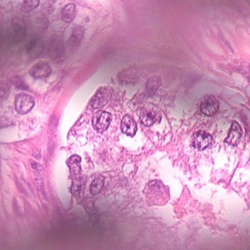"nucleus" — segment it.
I'll use <instances>...</instances> for the list:
<instances>
[{"label": "nucleus", "mask_w": 250, "mask_h": 250, "mask_svg": "<svg viewBox=\"0 0 250 250\" xmlns=\"http://www.w3.org/2000/svg\"><path fill=\"white\" fill-rule=\"evenodd\" d=\"M249 81H250V77L249 78Z\"/></svg>", "instance_id": "obj_28"}, {"label": "nucleus", "mask_w": 250, "mask_h": 250, "mask_svg": "<svg viewBox=\"0 0 250 250\" xmlns=\"http://www.w3.org/2000/svg\"><path fill=\"white\" fill-rule=\"evenodd\" d=\"M120 128L123 133L127 136L133 137L138 130L137 124L132 117L125 115L121 120Z\"/></svg>", "instance_id": "obj_7"}, {"label": "nucleus", "mask_w": 250, "mask_h": 250, "mask_svg": "<svg viewBox=\"0 0 250 250\" xmlns=\"http://www.w3.org/2000/svg\"><path fill=\"white\" fill-rule=\"evenodd\" d=\"M75 5L72 3L66 5L62 10V12H67L68 15H74L75 12Z\"/></svg>", "instance_id": "obj_18"}, {"label": "nucleus", "mask_w": 250, "mask_h": 250, "mask_svg": "<svg viewBox=\"0 0 250 250\" xmlns=\"http://www.w3.org/2000/svg\"><path fill=\"white\" fill-rule=\"evenodd\" d=\"M81 158L77 155H73L67 161V165L71 173L79 172L81 170Z\"/></svg>", "instance_id": "obj_11"}, {"label": "nucleus", "mask_w": 250, "mask_h": 250, "mask_svg": "<svg viewBox=\"0 0 250 250\" xmlns=\"http://www.w3.org/2000/svg\"><path fill=\"white\" fill-rule=\"evenodd\" d=\"M192 146L198 148V150H204L211 148L214 142L212 136L205 130L199 129L192 134Z\"/></svg>", "instance_id": "obj_2"}, {"label": "nucleus", "mask_w": 250, "mask_h": 250, "mask_svg": "<svg viewBox=\"0 0 250 250\" xmlns=\"http://www.w3.org/2000/svg\"><path fill=\"white\" fill-rule=\"evenodd\" d=\"M218 102L214 98H209L206 102L202 103L200 105L201 111L206 115H212L219 109Z\"/></svg>", "instance_id": "obj_10"}, {"label": "nucleus", "mask_w": 250, "mask_h": 250, "mask_svg": "<svg viewBox=\"0 0 250 250\" xmlns=\"http://www.w3.org/2000/svg\"><path fill=\"white\" fill-rule=\"evenodd\" d=\"M109 93L105 88H101L97 91L90 101V105L94 109L103 107L107 103Z\"/></svg>", "instance_id": "obj_8"}, {"label": "nucleus", "mask_w": 250, "mask_h": 250, "mask_svg": "<svg viewBox=\"0 0 250 250\" xmlns=\"http://www.w3.org/2000/svg\"><path fill=\"white\" fill-rule=\"evenodd\" d=\"M105 178L103 176H100L95 178L92 181L91 184L90 191L91 193L93 195H97L100 193L104 185Z\"/></svg>", "instance_id": "obj_12"}, {"label": "nucleus", "mask_w": 250, "mask_h": 250, "mask_svg": "<svg viewBox=\"0 0 250 250\" xmlns=\"http://www.w3.org/2000/svg\"><path fill=\"white\" fill-rule=\"evenodd\" d=\"M79 179H80V180L81 181V180H82L83 181V178L81 177H80L78 178Z\"/></svg>", "instance_id": "obj_24"}, {"label": "nucleus", "mask_w": 250, "mask_h": 250, "mask_svg": "<svg viewBox=\"0 0 250 250\" xmlns=\"http://www.w3.org/2000/svg\"><path fill=\"white\" fill-rule=\"evenodd\" d=\"M81 185H79L78 186V187H81Z\"/></svg>", "instance_id": "obj_27"}, {"label": "nucleus", "mask_w": 250, "mask_h": 250, "mask_svg": "<svg viewBox=\"0 0 250 250\" xmlns=\"http://www.w3.org/2000/svg\"><path fill=\"white\" fill-rule=\"evenodd\" d=\"M110 116L111 114L109 112L105 111L97 112L92 119L94 128L100 133H102L106 130L111 120Z\"/></svg>", "instance_id": "obj_4"}, {"label": "nucleus", "mask_w": 250, "mask_h": 250, "mask_svg": "<svg viewBox=\"0 0 250 250\" xmlns=\"http://www.w3.org/2000/svg\"><path fill=\"white\" fill-rule=\"evenodd\" d=\"M15 104L16 109L21 114L27 113L34 105L33 98L24 94L16 96Z\"/></svg>", "instance_id": "obj_6"}, {"label": "nucleus", "mask_w": 250, "mask_h": 250, "mask_svg": "<svg viewBox=\"0 0 250 250\" xmlns=\"http://www.w3.org/2000/svg\"><path fill=\"white\" fill-rule=\"evenodd\" d=\"M0 92L1 93H3V91L2 90H0Z\"/></svg>", "instance_id": "obj_26"}, {"label": "nucleus", "mask_w": 250, "mask_h": 250, "mask_svg": "<svg viewBox=\"0 0 250 250\" xmlns=\"http://www.w3.org/2000/svg\"><path fill=\"white\" fill-rule=\"evenodd\" d=\"M76 134V130L74 129H71L68 133L67 138H71L73 137H75Z\"/></svg>", "instance_id": "obj_20"}, {"label": "nucleus", "mask_w": 250, "mask_h": 250, "mask_svg": "<svg viewBox=\"0 0 250 250\" xmlns=\"http://www.w3.org/2000/svg\"><path fill=\"white\" fill-rule=\"evenodd\" d=\"M83 35V28L81 26H76L73 32L72 36L69 39L71 44L77 45L80 43Z\"/></svg>", "instance_id": "obj_13"}, {"label": "nucleus", "mask_w": 250, "mask_h": 250, "mask_svg": "<svg viewBox=\"0 0 250 250\" xmlns=\"http://www.w3.org/2000/svg\"><path fill=\"white\" fill-rule=\"evenodd\" d=\"M159 86V81L157 78L154 77L149 79L146 85V90L148 96L154 95Z\"/></svg>", "instance_id": "obj_14"}, {"label": "nucleus", "mask_w": 250, "mask_h": 250, "mask_svg": "<svg viewBox=\"0 0 250 250\" xmlns=\"http://www.w3.org/2000/svg\"><path fill=\"white\" fill-rule=\"evenodd\" d=\"M27 88V86H23V87H19V89H26Z\"/></svg>", "instance_id": "obj_23"}, {"label": "nucleus", "mask_w": 250, "mask_h": 250, "mask_svg": "<svg viewBox=\"0 0 250 250\" xmlns=\"http://www.w3.org/2000/svg\"><path fill=\"white\" fill-rule=\"evenodd\" d=\"M242 133L243 130L240 125L236 121H233L224 142L234 146H237L240 142Z\"/></svg>", "instance_id": "obj_5"}, {"label": "nucleus", "mask_w": 250, "mask_h": 250, "mask_svg": "<svg viewBox=\"0 0 250 250\" xmlns=\"http://www.w3.org/2000/svg\"><path fill=\"white\" fill-rule=\"evenodd\" d=\"M32 76H34L36 74H39V76L45 77L47 76L48 72L49 71V67L47 63H39L37 64L34 68Z\"/></svg>", "instance_id": "obj_15"}, {"label": "nucleus", "mask_w": 250, "mask_h": 250, "mask_svg": "<svg viewBox=\"0 0 250 250\" xmlns=\"http://www.w3.org/2000/svg\"><path fill=\"white\" fill-rule=\"evenodd\" d=\"M32 167L33 168H36L37 167V164L36 163H32Z\"/></svg>", "instance_id": "obj_22"}, {"label": "nucleus", "mask_w": 250, "mask_h": 250, "mask_svg": "<svg viewBox=\"0 0 250 250\" xmlns=\"http://www.w3.org/2000/svg\"><path fill=\"white\" fill-rule=\"evenodd\" d=\"M13 33H6L0 36L1 47L14 46L24 47L34 58L37 57H50L59 63L63 57V49L61 43L56 40L44 42L41 35L34 33L27 34L25 28L17 26L13 28Z\"/></svg>", "instance_id": "obj_1"}, {"label": "nucleus", "mask_w": 250, "mask_h": 250, "mask_svg": "<svg viewBox=\"0 0 250 250\" xmlns=\"http://www.w3.org/2000/svg\"><path fill=\"white\" fill-rule=\"evenodd\" d=\"M117 78L122 84L135 85L140 80V75L137 68L130 67L119 72Z\"/></svg>", "instance_id": "obj_3"}, {"label": "nucleus", "mask_w": 250, "mask_h": 250, "mask_svg": "<svg viewBox=\"0 0 250 250\" xmlns=\"http://www.w3.org/2000/svg\"><path fill=\"white\" fill-rule=\"evenodd\" d=\"M162 183L161 181H158L157 180L150 181L148 184V187L149 190L151 191H159L161 185H162Z\"/></svg>", "instance_id": "obj_16"}, {"label": "nucleus", "mask_w": 250, "mask_h": 250, "mask_svg": "<svg viewBox=\"0 0 250 250\" xmlns=\"http://www.w3.org/2000/svg\"><path fill=\"white\" fill-rule=\"evenodd\" d=\"M73 187H74V184H73V182H72V185H71V188H72Z\"/></svg>", "instance_id": "obj_25"}, {"label": "nucleus", "mask_w": 250, "mask_h": 250, "mask_svg": "<svg viewBox=\"0 0 250 250\" xmlns=\"http://www.w3.org/2000/svg\"><path fill=\"white\" fill-rule=\"evenodd\" d=\"M94 225L97 227H100V219L98 216L95 217Z\"/></svg>", "instance_id": "obj_21"}, {"label": "nucleus", "mask_w": 250, "mask_h": 250, "mask_svg": "<svg viewBox=\"0 0 250 250\" xmlns=\"http://www.w3.org/2000/svg\"><path fill=\"white\" fill-rule=\"evenodd\" d=\"M141 124L145 126H150L156 122L160 123L161 117L154 111L144 112L139 117Z\"/></svg>", "instance_id": "obj_9"}, {"label": "nucleus", "mask_w": 250, "mask_h": 250, "mask_svg": "<svg viewBox=\"0 0 250 250\" xmlns=\"http://www.w3.org/2000/svg\"><path fill=\"white\" fill-rule=\"evenodd\" d=\"M25 7L29 8L30 10L36 8L40 3L39 0H25Z\"/></svg>", "instance_id": "obj_17"}, {"label": "nucleus", "mask_w": 250, "mask_h": 250, "mask_svg": "<svg viewBox=\"0 0 250 250\" xmlns=\"http://www.w3.org/2000/svg\"><path fill=\"white\" fill-rule=\"evenodd\" d=\"M62 12V20L66 22H70L74 18V15H68L67 12Z\"/></svg>", "instance_id": "obj_19"}]
</instances>
